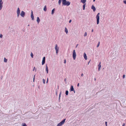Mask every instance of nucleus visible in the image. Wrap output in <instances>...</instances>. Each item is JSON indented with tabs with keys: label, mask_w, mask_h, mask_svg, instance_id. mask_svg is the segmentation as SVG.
<instances>
[{
	"label": "nucleus",
	"mask_w": 126,
	"mask_h": 126,
	"mask_svg": "<svg viewBox=\"0 0 126 126\" xmlns=\"http://www.w3.org/2000/svg\"><path fill=\"white\" fill-rule=\"evenodd\" d=\"M63 6H69L70 4V2L69 1H66V0H62Z\"/></svg>",
	"instance_id": "obj_1"
},
{
	"label": "nucleus",
	"mask_w": 126,
	"mask_h": 126,
	"mask_svg": "<svg viewBox=\"0 0 126 126\" xmlns=\"http://www.w3.org/2000/svg\"><path fill=\"white\" fill-rule=\"evenodd\" d=\"M100 13H98L96 16V18L97 20V24H98L99 23V15Z\"/></svg>",
	"instance_id": "obj_2"
},
{
	"label": "nucleus",
	"mask_w": 126,
	"mask_h": 126,
	"mask_svg": "<svg viewBox=\"0 0 126 126\" xmlns=\"http://www.w3.org/2000/svg\"><path fill=\"white\" fill-rule=\"evenodd\" d=\"M66 119H63L62 121H61L59 123H58L56 126H61L63 125L65 122Z\"/></svg>",
	"instance_id": "obj_3"
},
{
	"label": "nucleus",
	"mask_w": 126,
	"mask_h": 126,
	"mask_svg": "<svg viewBox=\"0 0 126 126\" xmlns=\"http://www.w3.org/2000/svg\"><path fill=\"white\" fill-rule=\"evenodd\" d=\"M76 55L75 50H73V57L74 60H75L76 59Z\"/></svg>",
	"instance_id": "obj_4"
},
{
	"label": "nucleus",
	"mask_w": 126,
	"mask_h": 126,
	"mask_svg": "<svg viewBox=\"0 0 126 126\" xmlns=\"http://www.w3.org/2000/svg\"><path fill=\"white\" fill-rule=\"evenodd\" d=\"M55 49L56 51V53L57 54L59 51V47H57V44H56L55 45Z\"/></svg>",
	"instance_id": "obj_5"
},
{
	"label": "nucleus",
	"mask_w": 126,
	"mask_h": 126,
	"mask_svg": "<svg viewBox=\"0 0 126 126\" xmlns=\"http://www.w3.org/2000/svg\"><path fill=\"white\" fill-rule=\"evenodd\" d=\"M20 11L19 8H18L17 9V10L16 11V13L17 14V16L18 17L20 15Z\"/></svg>",
	"instance_id": "obj_6"
},
{
	"label": "nucleus",
	"mask_w": 126,
	"mask_h": 126,
	"mask_svg": "<svg viewBox=\"0 0 126 126\" xmlns=\"http://www.w3.org/2000/svg\"><path fill=\"white\" fill-rule=\"evenodd\" d=\"M25 12H24L23 11H22L21 12L20 14L21 16L22 17H24L25 16Z\"/></svg>",
	"instance_id": "obj_7"
},
{
	"label": "nucleus",
	"mask_w": 126,
	"mask_h": 126,
	"mask_svg": "<svg viewBox=\"0 0 126 126\" xmlns=\"http://www.w3.org/2000/svg\"><path fill=\"white\" fill-rule=\"evenodd\" d=\"M3 3V2L2 1V0H0V10H1L2 7V5Z\"/></svg>",
	"instance_id": "obj_8"
},
{
	"label": "nucleus",
	"mask_w": 126,
	"mask_h": 126,
	"mask_svg": "<svg viewBox=\"0 0 126 126\" xmlns=\"http://www.w3.org/2000/svg\"><path fill=\"white\" fill-rule=\"evenodd\" d=\"M31 17L32 18V20H34V17L33 15V11H31Z\"/></svg>",
	"instance_id": "obj_9"
},
{
	"label": "nucleus",
	"mask_w": 126,
	"mask_h": 126,
	"mask_svg": "<svg viewBox=\"0 0 126 126\" xmlns=\"http://www.w3.org/2000/svg\"><path fill=\"white\" fill-rule=\"evenodd\" d=\"M45 57H44L43 58V60L42 62V65H44L45 63Z\"/></svg>",
	"instance_id": "obj_10"
},
{
	"label": "nucleus",
	"mask_w": 126,
	"mask_h": 126,
	"mask_svg": "<svg viewBox=\"0 0 126 126\" xmlns=\"http://www.w3.org/2000/svg\"><path fill=\"white\" fill-rule=\"evenodd\" d=\"M73 91H74V89L73 88V86L71 85L69 91L70 92Z\"/></svg>",
	"instance_id": "obj_11"
},
{
	"label": "nucleus",
	"mask_w": 126,
	"mask_h": 126,
	"mask_svg": "<svg viewBox=\"0 0 126 126\" xmlns=\"http://www.w3.org/2000/svg\"><path fill=\"white\" fill-rule=\"evenodd\" d=\"M101 63L100 62L99 64L98 65V70L99 71L100 70L101 68Z\"/></svg>",
	"instance_id": "obj_12"
},
{
	"label": "nucleus",
	"mask_w": 126,
	"mask_h": 126,
	"mask_svg": "<svg viewBox=\"0 0 126 126\" xmlns=\"http://www.w3.org/2000/svg\"><path fill=\"white\" fill-rule=\"evenodd\" d=\"M91 9L93 10V11L94 12H95L96 10L95 7L93 5H92L91 7Z\"/></svg>",
	"instance_id": "obj_13"
},
{
	"label": "nucleus",
	"mask_w": 126,
	"mask_h": 126,
	"mask_svg": "<svg viewBox=\"0 0 126 126\" xmlns=\"http://www.w3.org/2000/svg\"><path fill=\"white\" fill-rule=\"evenodd\" d=\"M84 57L85 60H87V56L85 53H84L83 55Z\"/></svg>",
	"instance_id": "obj_14"
},
{
	"label": "nucleus",
	"mask_w": 126,
	"mask_h": 126,
	"mask_svg": "<svg viewBox=\"0 0 126 126\" xmlns=\"http://www.w3.org/2000/svg\"><path fill=\"white\" fill-rule=\"evenodd\" d=\"M46 72H47V73H48V67H47V64L46 66Z\"/></svg>",
	"instance_id": "obj_15"
},
{
	"label": "nucleus",
	"mask_w": 126,
	"mask_h": 126,
	"mask_svg": "<svg viewBox=\"0 0 126 126\" xmlns=\"http://www.w3.org/2000/svg\"><path fill=\"white\" fill-rule=\"evenodd\" d=\"M40 21V19L39 17H37V21L39 23Z\"/></svg>",
	"instance_id": "obj_16"
},
{
	"label": "nucleus",
	"mask_w": 126,
	"mask_h": 126,
	"mask_svg": "<svg viewBox=\"0 0 126 126\" xmlns=\"http://www.w3.org/2000/svg\"><path fill=\"white\" fill-rule=\"evenodd\" d=\"M47 10V6L46 5H45L44 8V10L45 12Z\"/></svg>",
	"instance_id": "obj_17"
},
{
	"label": "nucleus",
	"mask_w": 126,
	"mask_h": 126,
	"mask_svg": "<svg viewBox=\"0 0 126 126\" xmlns=\"http://www.w3.org/2000/svg\"><path fill=\"white\" fill-rule=\"evenodd\" d=\"M86 0H81V2H82L83 3H85L86 2Z\"/></svg>",
	"instance_id": "obj_18"
},
{
	"label": "nucleus",
	"mask_w": 126,
	"mask_h": 126,
	"mask_svg": "<svg viewBox=\"0 0 126 126\" xmlns=\"http://www.w3.org/2000/svg\"><path fill=\"white\" fill-rule=\"evenodd\" d=\"M55 11V9L54 8L53 9L52 11L51 14H53L54 13V11Z\"/></svg>",
	"instance_id": "obj_19"
},
{
	"label": "nucleus",
	"mask_w": 126,
	"mask_h": 126,
	"mask_svg": "<svg viewBox=\"0 0 126 126\" xmlns=\"http://www.w3.org/2000/svg\"><path fill=\"white\" fill-rule=\"evenodd\" d=\"M65 32H66V33L67 34L68 33V31L67 29L66 28H65Z\"/></svg>",
	"instance_id": "obj_20"
},
{
	"label": "nucleus",
	"mask_w": 126,
	"mask_h": 126,
	"mask_svg": "<svg viewBox=\"0 0 126 126\" xmlns=\"http://www.w3.org/2000/svg\"><path fill=\"white\" fill-rule=\"evenodd\" d=\"M62 2V0H59L58 1V4L59 5H61Z\"/></svg>",
	"instance_id": "obj_21"
},
{
	"label": "nucleus",
	"mask_w": 126,
	"mask_h": 126,
	"mask_svg": "<svg viewBox=\"0 0 126 126\" xmlns=\"http://www.w3.org/2000/svg\"><path fill=\"white\" fill-rule=\"evenodd\" d=\"M7 61V60L5 58H4V62L6 63Z\"/></svg>",
	"instance_id": "obj_22"
},
{
	"label": "nucleus",
	"mask_w": 126,
	"mask_h": 126,
	"mask_svg": "<svg viewBox=\"0 0 126 126\" xmlns=\"http://www.w3.org/2000/svg\"><path fill=\"white\" fill-rule=\"evenodd\" d=\"M68 91L67 90H66L65 91V94L66 95H68Z\"/></svg>",
	"instance_id": "obj_23"
},
{
	"label": "nucleus",
	"mask_w": 126,
	"mask_h": 126,
	"mask_svg": "<svg viewBox=\"0 0 126 126\" xmlns=\"http://www.w3.org/2000/svg\"><path fill=\"white\" fill-rule=\"evenodd\" d=\"M85 4H84L83 5V10H84L85 9Z\"/></svg>",
	"instance_id": "obj_24"
},
{
	"label": "nucleus",
	"mask_w": 126,
	"mask_h": 126,
	"mask_svg": "<svg viewBox=\"0 0 126 126\" xmlns=\"http://www.w3.org/2000/svg\"><path fill=\"white\" fill-rule=\"evenodd\" d=\"M43 82L44 84H45V80L44 79H43Z\"/></svg>",
	"instance_id": "obj_25"
},
{
	"label": "nucleus",
	"mask_w": 126,
	"mask_h": 126,
	"mask_svg": "<svg viewBox=\"0 0 126 126\" xmlns=\"http://www.w3.org/2000/svg\"><path fill=\"white\" fill-rule=\"evenodd\" d=\"M31 56L32 58H33V53L32 52L31 54Z\"/></svg>",
	"instance_id": "obj_26"
},
{
	"label": "nucleus",
	"mask_w": 126,
	"mask_h": 126,
	"mask_svg": "<svg viewBox=\"0 0 126 126\" xmlns=\"http://www.w3.org/2000/svg\"><path fill=\"white\" fill-rule=\"evenodd\" d=\"M3 37V35L2 34H0V38H2Z\"/></svg>",
	"instance_id": "obj_27"
},
{
	"label": "nucleus",
	"mask_w": 126,
	"mask_h": 126,
	"mask_svg": "<svg viewBox=\"0 0 126 126\" xmlns=\"http://www.w3.org/2000/svg\"><path fill=\"white\" fill-rule=\"evenodd\" d=\"M22 126H27L26 125V124L25 123H24L23 125Z\"/></svg>",
	"instance_id": "obj_28"
},
{
	"label": "nucleus",
	"mask_w": 126,
	"mask_h": 126,
	"mask_svg": "<svg viewBox=\"0 0 126 126\" xmlns=\"http://www.w3.org/2000/svg\"><path fill=\"white\" fill-rule=\"evenodd\" d=\"M61 92L60 94H59V99H60V97H61Z\"/></svg>",
	"instance_id": "obj_29"
},
{
	"label": "nucleus",
	"mask_w": 126,
	"mask_h": 126,
	"mask_svg": "<svg viewBox=\"0 0 126 126\" xmlns=\"http://www.w3.org/2000/svg\"><path fill=\"white\" fill-rule=\"evenodd\" d=\"M123 2H124V3H125V4H126V0H124L123 1Z\"/></svg>",
	"instance_id": "obj_30"
},
{
	"label": "nucleus",
	"mask_w": 126,
	"mask_h": 126,
	"mask_svg": "<svg viewBox=\"0 0 126 126\" xmlns=\"http://www.w3.org/2000/svg\"><path fill=\"white\" fill-rule=\"evenodd\" d=\"M87 36V32H85L84 34V36Z\"/></svg>",
	"instance_id": "obj_31"
},
{
	"label": "nucleus",
	"mask_w": 126,
	"mask_h": 126,
	"mask_svg": "<svg viewBox=\"0 0 126 126\" xmlns=\"http://www.w3.org/2000/svg\"><path fill=\"white\" fill-rule=\"evenodd\" d=\"M35 75L34 76V78H33V81H34V79H35Z\"/></svg>",
	"instance_id": "obj_32"
},
{
	"label": "nucleus",
	"mask_w": 126,
	"mask_h": 126,
	"mask_svg": "<svg viewBox=\"0 0 126 126\" xmlns=\"http://www.w3.org/2000/svg\"><path fill=\"white\" fill-rule=\"evenodd\" d=\"M66 60H64V63H66Z\"/></svg>",
	"instance_id": "obj_33"
},
{
	"label": "nucleus",
	"mask_w": 126,
	"mask_h": 126,
	"mask_svg": "<svg viewBox=\"0 0 126 126\" xmlns=\"http://www.w3.org/2000/svg\"><path fill=\"white\" fill-rule=\"evenodd\" d=\"M125 75H124L123 76V78L124 79L125 78Z\"/></svg>",
	"instance_id": "obj_34"
},
{
	"label": "nucleus",
	"mask_w": 126,
	"mask_h": 126,
	"mask_svg": "<svg viewBox=\"0 0 126 126\" xmlns=\"http://www.w3.org/2000/svg\"><path fill=\"white\" fill-rule=\"evenodd\" d=\"M72 21V20H69V23H70Z\"/></svg>",
	"instance_id": "obj_35"
},
{
	"label": "nucleus",
	"mask_w": 126,
	"mask_h": 126,
	"mask_svg": "<svg viewBox=\"0 0 126 126\" xmlns=\"http://www.w3.org/2000/svg\"><path fill=\"white\" fill-rule=\"evenodd\" d=\"M48 81V78H47V81L46 82V83H47Z\"/></svg>",
	"instance_id": "obj_36"
},
{
	"label": "nucleus",
	"mask_w": 126,
	"mask_h": 126,
	"mask_svg": "<svg viewBox=\"0 0 126 126\" xmlns=\"http://www.w3.org/2000/svg\"><path fill=\"white\" fill-rule=\"evenodd\" d=\"M105 123L106 124V126H107V122H105Z\"/></svg>",
	"instance_id": "obj_37"
},
{
	"label": "nucleus",
	"mask_w": 126,
	"mask_h": 126,
	"mask_svg": "<svg viewBox=\"0 0 126 126\" xmlns=\"http://www.w3.org/2000/svg\"><path fill=\"white\" fill-rule=\"evenodd\" d=\"M99 44H98V45H97V47H99Z\"/></svg>",
	"instance_id": "obj_38"
},
{
	"label": "nucleus",
	"mask_w": 126,
	"mask_h": 126,
	"mask_svg": "<svg viewBox=\"0 0 126 126\" xmlns=\"http://www.w3.org/2000/svg\"><path fill=\"white\" fill-rule=\"evenodd\" d=\"M125 123H123V125H122V126H125Z\"/></svg>",
	"instance_id": "obj_39"
},
{
	"label": "nucleus",
	"mask_w": 126,
	"mask_h": 126,
	"mask_svg": "<svg viewBox=\"0 0 126 126\" xmlns=\"http://www.w3.org/2000/svg\"><path fill=\"white\" fill-rule=\"evenodd\" d=\"M81 76L82 77L83 76V74H82L81 75Z\"/></svg>",
	"instance_id": "obj_40"
},
{
	"label": "nucleus",
	"mask_w": 126,
	"mask_h": 126,
	"mask_svg": "<svg viewBox=\"0 0 126 126\" xmlns=\"http://www.w3.org/2000/svg\"><path fill=\"white\" fill-rule=\"evenodd\" d=\"M79 83H78V84L77 86H78H78H79Z\"/></svg>",
	"instance_id": "obj_41"
},
{
	"label": "nucleus",
	"mask_w": 126,
	"mask_h": 126,
	"mask_svg": "<svg viewBox=\"0 0 126 126\" xmlns=\"http://www.w3.org/2000/svg\"><path fill=\"white\" fill-rule=\"evenodd\" d=\"M35 67H34V68H33V71H34V69H35Z\"/></svg>",
	"instance_id": "obj_42"
},
{
	"label": "nucleus",
	"mask_w": 126,
	"mask_h": 126,
	"mask_svg": "<svg viewBox=\"0 0 126 126\" xmlns=\"http://www.w3.org/2000/svg\"><path fill=\"white\" fill-rule=\"evenodd\" d=\"M74 91V93H75V91L74 90V91Z\"/></svg>",
	"instance_id": "obj_43"
},
{
	"label": "nucleus",
	"mask_w": 126,
	"mask_h": 126,
	"mask_svg": "<svg viewBox=\"0 0 126 126\" xmlns=\"http://www.w3.org/2000/svg\"><path fill=\"white\" fill-rule=\"evenodd\" d=\"M93 31H94L93 29H92V32H93Z\"/></svg>",
	"instance_id": "obj_44"
},
{
	"label": "nucleus",
	"mask_w": 126,
	"mask_h": 126,
	"mask_svg": "<svg viewBox=\"0 0 126 126\" xmlns=\"http://www.w3.org/2000/svg\"><path fill=\"white\" fill-rule=\"evenodd\" d=\"M100 42H98V44H99V45H100Z\"/></svg>",
	"instance_id": "obj_45"
},
{
	"label": "nucleus",
	"mask_w": 126,
	"mask_h": 126,
	"mask_svg": "<svg viewBox=\"0 0 126 126\" xmlns=\"http://www.w3.org/2000/svg\"><path fill=\"white\" fill-rule=\"evenodd\" d=\"M94 80L95 81L96 80V78H94Z\"/></svg>",
	"instance_id": "obj_46"
},
{
	"label": "nucleus",
	"mask_w": 126,
	"mask_h": 126,
	"mask_svg": "<svg viewBox=\"0 0 126 126\" xmlns=\"http://www.w3.org/2000/svg\"><path fill=\"white\" fill-rule=\"evenodd\" d=\"M64 81H66V79H64Z\"/></svg>",
	"instance_id": "obj_47"
},
{
	"label": "nucleus",
	"mask_w": 126,
	"mask_h": 126,
	"mask_svg": "<svg viewBox=\"0 0 126 126\" xmlns=\"http://www.w3.org/2000/svg\"><path fill=\"white\" fill-rule=\"evenodd\" d=\"M95 1V0H93V1L94 2Z\"/></svg>",
	"instance_id": "obj_48"
},
{
	"label": "nucleus",
	"mask_w": 126,
	"mask_h": 126,
	"mask_svg": "<svg viewBox=\"0 0 126 126\" xmlns=\"http://www.w3.org/2000/svg\"><path fill=\"white\" fill-rule=\"evenodd\" d=\"M89 62H89V63H88V64H89Z\"/></svg>",
	"instance_id": "obj_49"
},
{
	"label": "nucleus",
	"mask_w": 126,
	"mask_h": 126,
	"mask_svg": "<svg viewBox=\"0 0 126 126\" xmlns=\"http://www.w3.org/2000/svg\"><path fill=\"white\" fill-rule=\"evenodd\" d=\"M36 69L35 70V71L36 72Z\"/></svg>",
	"instance_id": "obj_50"
},
{
	"label": "nucleus",
	"mask_w": 126,
	"mask_h": 126,
	"mask_svg": "<svg viewBox=\"0 0 126 126\" xmlns=\"http://www.w3.org/2000/svg\"><path fill=\"white\" fill-rule=\"evenodd\" d=\"M78 45H77V46H76V47H77V46H78Z\"/></svg>",
	"instance_id": "obj_51"
},
{
	"label": "nucleus",
	"mask_w": 126,
	"mask_h": 126,
	"mask_svg": "<svg viewBox=\"0 0 126 126\" xmlns=\"http://www.w3.org/2000/svg\"><path fill=\"white\" fill-rule=\"evenodd\" d=\"M29 26V25H28V26Z\"/></svg>",
	"instance_id": "obj_52"
}]
</instances>
